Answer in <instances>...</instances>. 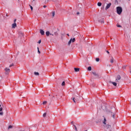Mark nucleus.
Listing matches in <instances>:
<instances>
[{"instance_id": "nucleus-1", "label": "nucleus", "mask_w": 131, "mask_h": 131, "mask_svg": "<svg viewBox=\"0 0 131 131\" xmlns=\"http://www.w3.org/2000/svg\"><path fill=\"white\" fill-rule=\"evenodd\" d=\"M117 13L118 15H121V13H122V8L120 7H117Z\"/></svg>"}, {"instance_id": "nucleus-2", "label": "nucleus", "mask_w": 131, "mask_h": 131, "mask_svg": "<svg viewBox=\"0 0 131 131\" xmlns=\"http://www.w3.org/2000/svg\"><path fill=\"white\" fill-rule=\"evenodd\" d=\"M104 127L105 129H107L108 131H112V127H111V125H110L105 124L104 125Z\"/></svg>"}, {"instance_id": "nucleus-3", "label": "nucleus", "mask_w": 131, "mask_h": 131, "mask_svg": "<svg viewBox=\"0 0 131 131\" xmlns=\"http://www.w3.org/2000/svg\"><path fill=\"white\" fill-rule=\"evenodd\" d=\"M4 70L5 71L6 74H9V73L11 72V70H10V69L8 68H6Z\"/></svg>"}, {"instance_id": "nucleus-4", "label": "nucleus", "mask_w": 131, "mask_h": 131, "mask_svg": "<svg viewBox=\"0 0 131 131\" xmlns=\"http://www.w3.org/2000/svg\"><path fill=\"white\" fill-rule=\"evenodd\" d=\"M74 41H75V38H71L70 39V40H69V42H68V45L69 46H70V45L71 44V42H74Z\"/></svg>"}, {"instance_id": "nucleus-5", "label": "nucleus", "mask_w": 131, "mask_h": 131, "mask_svg": "<svg viewBox=\"0 0 131 131\" xmlns=\"http://www.w3.org/2000/svg\"><path fill=\"white\" fill-rule=\"evenodd\" d=\"M110 7H111V3H109L107 5L105 9L106 10H108V9H109V8H110Z\"/></svg>"}, {"instance_id": "nucleus-6", "label": "nucleus", "mask_w": 131, "mask_h": 131, "mask_svg": "<svg viewBox=\"0 0 131 131\" xmlns=\"http://www.w3.org/2000/svg\"><path fill=\"white\" fill-rule=\"evenodd\" d=\"M16 27H17V24H16V23H14V24H13L12 25V28H16Z\"/></svg>"}, {"instance_id": "nucleus-7", "label": "nucleus", "mask_w": 131, "mask_h": 131, "mask_svg": "<svg viewBox=\"0 0 131 131\" xmlns=\"http://www.w3.org/2000/svg\"><path fill=\"white\" fill-rule=\"evenodd\" d=\"M109 83H112V84H113V85H114V86H116V85H117V83L115 82L110 81Z\"/></svg>"}, {"instance_id": "nucleus-8", "label": "nucleus", "mask_w": 131, "mask_h": 131, "mask_svg": "<svg viewBox=\"0 0 131 131\" xmlns=\"http://www.w3.org/2000/svg\"><path fill=\"white\" fill-rule=\"evenodd\" d=\"M110 62H111V63H114V58H113V57H111V58H110Z\"/></svg>"}, {"instance_id": "nucleus-9", "label": "nucleus", "mask_w": 131, "mask_h": 131, "mask_svg": "<svg viewBox=\"0 0 131 131\" xmlns=\"http://www.w3.org/2000/svg\"><path fill=\"white\" fill-rule=\"evenodd\" d=\"M121 79V77H120V75H118L117 76V78L116 79V80H120Z\"/></svg>"}, {"instance_id": "nucleus-10", "label": "nucleus", "mask_w": 131, "mask_h": 131, "mask_svg": "<svg viewBox=\"0 0 131 131\" xmlns=\"http://www.w3.org/2000/svg\"><path fill=\"white\" fill-rule=\"evenodd\" d=\"M40 33L41 35H45V31L43 30H40Z\"/></svg>"}, {"instance_id": "nucleus-11", "label": "nucleus", "mask_w": 131, "mask_h": 131, "mask_svg": "<svg viewBox=\"0 0 131 131\" xmlns=\"http://www.w3.org/2000/svg\"><path fill=\"white\" fill-rule=\"evenodd\" d=\"M111 115L112 116L113 118L115 119V113L111 112Z\"/></svg>"}, {"instance_id": "nucleus-12", "label": "nucleus", "mask_w": 131, "mask_h": 131, "mask_svg": "<svg viewBox=\"0 0 131 131\" xmlns=\"http://www.w3.org/2000/svg\"><path fill=\"white\" fill-rule=\"evenodd\" d=\"M74 70H75V72H78V71H79V68H75Z\"/></svg>"}, {"instance_id": "nucleus-13", "label": "nucleus", "mask_w": 131, "mask_h": 131, "mask_svg": "<svg viewBox=\"0 0 131 131\" xmlns=\"http://www.w3.org/2000/svg\"><path fill=\"white\" fill-rule=\"evenodd\" d=\"M106 121H107V120H106V118H104L103 121V124L106 125Z\"/></svg>"}, {"instance_id": "nucleus-14", "label": "nucleus", "mask_w": 131, "mask_h": 131, "mask_svg": "<svg viewBox=\"0 0 131 131\" xmlns=\"http://www.w3.org/2000/svg\"><path fill=\"white\" fill-rule=\"evenodd\" d=\"M46 34L47 36H50V32L49 31L46 32Z\"/></svg>"}, {"instance_id": "nucleus-15", "label": "nucleus", "mask_w": 131, "mask_h": 131, "mask_svg": "<svg viewBox=\"0 0 131 131\" xmlns=\"http://www.w3.org/2000/svg\"><path fill=\"white\" fill-rule=\"evenodd\" d=\"M34 75H36V76H38V75H39V73L35 72H34Z\"/></svg>"}, {"instance_id": "nucleus-16", "label": "nucleus", "mask_w": 131, "mask_h": 131, "mask_svg": "<svg viewBox=\"0 0 131 131\" xmlns=\"http://www.w3.org/2000/svg\"><path fill=\"white\" fill-rule=\"evenodd\" d=\"M55 11L52 12V17L54 18L55 17Z\"/></svg>"}, {"instance_id": "nucleus-17", "label": "nucleus", "mask_w": 131, "mask_h": 131, "mask_svg": "<svg viewBox=\"0 0 131 131\" xmlns=\"http://www.w3.org/2000/svg\"><path fill=\"white\" fill-rule=\"evenodd\" d=\"M79 97H78V96H76V97H75V100H76V101H79Z\"/></svg>"}, {"instance_id": "nucleus-18", "label": "nucleus", "mask_w": 131, "mask_h": 131, "mask_svg": "<svg viewBox=\"0 0 131 131\" xmlns=\"http://www.w3.org/2000/svg\"><path fill=\"white\" fill-rule=\"evenodd\" d=\"M97 6H98V7H101V6H102V3L98 2L97 4Z\"/></svg>"}, {"instance_id": "nucleus-19", "label": "nucleus", "mask_w": 131, "mask_h": 131, "mask_svg": "<svg viewBox=\"0 0 131 131\" xmlns=\"http://www.w3.org/2000/svg\"><path fill=\"white\" fill-rule=\"evenodd\" d=\"M88 70H89V71H92V67H89L88 68Z\"/></svg>"}, {"instance_id": "nucleus-20", "label": "nucleus", "mask_w": 131, "mask_h": 131, "mask_svg": "<svg viewBox=\"0 0 131 131\" xmlns=\"http://www.w3.org/2000/svg\"><path fill=\"white\" fill-rule=\"evenodd\" d=\"M65 84H66L65 81H63L62 83H61L62 86H64Z\"/></svg>"}, {"instance_id": "nucleus-21", "label": "nucleus", "mask_w": 131, "mask_h": 131, "mask_svg": "<svg viewBox=\"0 0 131 131\" xmlns=\"http://www.w3.org/2000/svg\"><path fill=\"white\" fill-rule=\"evenodd\" d=\"M93 74L95 76H98V74H97V73H96L95 72H93Z\"/></svg>"}, {"instance_id": "nucleus-22", "label": "nucleus", "mask_w": 131, "mask_h": 131, "mask_svg": "<svg viewBox=\"0 0 131 131\" xmlns=\"http://www.w3.org/2000/svg\"><path fill=\"white\" fill-rule=\"evenodd\" d=\"M96 62H99V61H100V58H96Z\"/></svg>"}, {"instance_id": "nucleus-23", "label": "nucleus", "mask_w": 131, "mask_h": 131, "mask_svg": "<svg viewBox=\"0 0 131 131\" xmlns=\"http://www.w3.org/2000/svg\"><path fill=\"white\" fill-rule=\"evenodd\" d=\"M72 99H73L74 102L76 103V101H75V98H72Z\"/></svg>"}, {"instance_id": "nucleus-24", "label": "nucleus", "mask_w": 131, "mask_h": 131, "mask_svg": "<svg viewBox=\"0 0 131 131\" xmlns=\"http://www.w3.org/2000/svg\"><path fill=\"white\" fill-rule=\"evenodd\" d=\"M13 127L12 125H9L8 127V129H10V128H12Z\"/></svg>"}, {"instance_id": "nucleus-25", "label": "nucleus", "mask_w": 131, "mask_h": 131, "mask_svg": "<svg viewBox=\"0 0 131 131\" xmlns=\"http://www.w3.org/2000/svg\"><path fill=\"white\" fill-rule=\"evenodd\" d=\"M46 116H47V113H45L43 114V117H46Z\"/></svg>"}, {"instance_id": "nucleus-26", "label": "nucleus", "mask_w": 131, "mask_h": 131, "mask_svg": "<svg viewBox=\"0 0 131 131\" xmlns=\"http://www.w3.org/2000/svg\"><path fill=\"white\" fill-rule=\"evenodd\" d=\"M37 50L38 54H40V51H39V48L38 47H37Z\"/></svg>"}, {"instance_id": "nucleus-27", "label": "nucleus", "mask_w": 131, "mask_h": 131, "mask_svg": "<svg viewBox=\"0 0 131 131\" xmlns=\"http://www.w3.org/2000/svg\"><path fill=\"white\" fill-rule=\"evenodd\" d=\"M125 68H126V66H123L122 67V69H125Z\"/></svg>"}, {"instance_id": "nucleus-28", "label": "nucleus", "mask_w": 131, "mask_h": 131, "mask_svg": "<svg viewBox=\"0 0 131 131\" xmlns=\"http://www.w3.org/2000/svg\"><path fill=\"white\" fill-rule=\"evenodd\" d=\"M75 129L76 131H78L77 127H76V126L74 125Z\"/></svg>"}, {"instance_id": "nucleus-29", "label": "nucleus", "mask_w": 131, "mask_h": 131, "mask_svg": "<svg viewBox=\"0 0 131 131\" xmlns=\"http://www.w3.org/2000/svg\"><path fill=\"white\" fill-rule=\"evenodd\" d=\"M13 66H14V64H10V66H9V68H11V67H13Z\"/></svg>"}, {"instance_id": "nucleus-30", "label": "nucleus", "mask_w": 131, "mask_h": 131, "mask_svg": "<svg viewBox=\"0 0 131 131\" xmlns=\"http://www.w3.org/2000/svg\"><path fill=\"white\" fill-rule=\"evenodd\" d=\"M0 115H1V116H2V115H4V113H3V112H0Z\"/></svg>"}, {"instance_id": "nucleus-31", "label": "nucleus", "mask_w": 131, "mask_h": 131, "mask_svg": "<svg viewBox=\"0 0 131 131\" xmlns=\"http://www.w3.org/2000/svg\"><path fill=\"white\" fill-rule=\"evenodd\" d=\"M29 6L31 8V11H32L33 10V7H32V6H31V5H29Z\"/></svg>"}, {"instance_id": "nucleus-32", "label": "nucleus", "mask_w": 131, "mask_h": 131, "mask_svg": "<svg viewBox=\"0 0 131 131\" xmlns=\"http://www.w3.org/2000/svg\"><path fill=\"white\" fill-rule=\"evenodd\" d=\"M43 105H45V104H47V101H43L42 103Z\"/></svg>"}, {"instance_id": "nucleus-33", "label": "nucleus", "mask_w": 131, "mask_h": 131, "mask_svg": "<svg viewBox=\"0 0 131 131\" xmlns=\"http://www.w3.org/2000/svg\"><path fill=\"white\" fill-rule=\"evenodd\" d=\"M117 27H121V26H120V25H117Z\"/></svg>"}, {"instance_id": "nucleus-34", "label": "nucleus", "mask_w": 131, "mask_h": 131, "mask_svg": "<svg viewBox=\"0 0 131 131\" xmlns=\"http://www.w3.org/2000/svg\"><path fill=\"white\" fill-rule=\"evenodd\" d=\"M38 42V43H40L41 42V40H39Z\"/></svg>"}, {"instance_id": "nucleus-35", "label": "nucleus", "mask_w": 131, "mask_h": 131, "mask_svg": "<svg viewBox=\"0 0 131 131\" xmlns=\"http://www.w3.org/2000/svg\"><path fill=\"white\" fill-rule=\"evenodd\" d=\"M2 111H3V107L0 108V112H2Z\"/></svg>"}, {"instance_id": "nucleus-36", "label": "nucleus", "mask_w": 131, "mask_h": 131, "mask_svg": "<svg viewBox=\"0 0 131 131\" xmlns=\"http://www.w3.org/2000/svg\"><path fill=\"white\" fill-rule=\"evenodd\" d=\"M32 3L33 4V3H34V4H35V0H33L32 2Z\"/></svg>"}, {"instance_id": "nucleus-37", "label": "nucleus", "mask_w": 131, "mask_h": 131, "mask_svg": "<svg viewBox=\"0 0 131 131\" xmlns=\"http://www.w3.org/2000/svg\"><path fill=\"white\" fill-rule=\"evenodd\" d=\"M16 21H17V19H15L14 20V23H16Z\"/></svg>"}, {"instance_id": "nucleus-38", "label": "nucleus", "mask_w": 131, "mask_h": 131, "mask_svg": "<svg viewBox=\"0 0 131 131\" xmlns=\"http://www.w3.org/2000/svg\"><path fill=\"white\" fill-rule=\"evenodd\" d=\"M43 8H47V6L44 5V6H43Z\"/></svg>"}, {"instance_id": "nucleus-39", "label": "nucleus", "mask_w": 131, "mask_h": 131, "mask_svg": "<svg viewBox=\"0 0 131 131\" xmlns=\"http://www.w3.org/2000/svg\"><path fill=\"white\" fill-rule=\"evenodd\" d=\"M106 53H107V54H110V53L109 52V51H107Z\"/></svg>"}, {"instance_id": "nucleus-40", "label": "nucleus", "mask_w": 131, "mask_h": 131, "mask_svg": "<svg viewBox=\"0 0 131 131\" xmlns=\"http://www.w3.org/2000/svg\"><path fill=\"white\" fill-rule=\"evenodd\" d=\"M77 15H79V12H77Z\"/></svg>"}, {"instance_id": "nucleus-41", "label": "nucleus", "mask_w": 131, "mask_h": 131, "mask_svg": "<svg viewBox=\"0 0 131 131\" xmlns=\"http://www.w3.org/2000/svg\"><path fill=\"white\" fill-rule=\"evenodd\" d=\"M130 73H131V67H130Z\"/></svg>"}, {"instance_id": "nucleus-42", "label": "nucleus", "mask_w": 131, "mask_h": 131, "mask_svg": "<svg viewBox=\"0 0 131 131\" xmlns=\"http://www.w3.org/2000/svg\"><path fill=\"white\" fill-rule=\"evenodd\" d=\"M101 23H104V20H102V21H101Z\"/></svg>"}, {"instance_id": "nucleus-43", "label": "nucleus", "mask_w": 131, "mask_h": 131, "mask_svg": "<svg viewBox=\"0 0 131 131\" xmlns=\"http://www.w3.org/2000/svg\"><path fill=\"white\" fill-rule=\"evenodd\" d=\"M68 36H69V34H67Z\"/></svg>"}, {"instance_id": "nucleus-44", "label": "nucleus", "mask_w": 131, "mask_h": 131, "mask_svg": "<svg viewBox=\"0 0 131 131\" xmlns=\"http://www.w3.org/2000/svg\"><path fill=\"white\" fill-rule=\"evenodd\" d=\"M2 105L0 104V107H1Z\"/></svg>"}, {"instance_id": "nucleus-45", "label": "nucleus", "mask_w": 131, "mask_h": 131, "mask_svg": "<svg viewBox=\"0 0 131 131\" xmlns=\"http://www.w3.org/2000/svg\"><path fill=\"white\" fill-rule=\"evenodd\" d=\"M0 81H1V79H0Z\"/></svg>"}]
</instances>
